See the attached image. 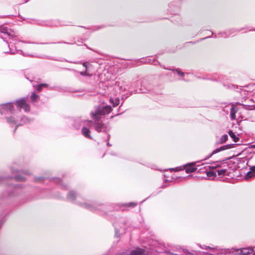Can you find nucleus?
<instances>
[{"mask_svg": "<svg viewBox=\"0 0 255 255\" xmlns=\"http://www.w3.org/2000/svg\"><path fill=\"white\" fill-rule=\"evenodd\" d=\"M112 108L110 106H99L91 112V117L94 122L89 121L91 124H94L95 129L98 132H106L107 131V126L100 122L102 116L109 114L112 111Z\"/></svg>", "mask_w": 255, "mask_h": 255, "instance_id": "1", "label": "nucleus"}, {"mask_svg": "<svg viewBox=\"0 0 255 255\" xmlns=\"http://www.w3.org/2000/svg\"><path fill=\"white\" fill-rule=\"evenodd\" d=\"M14 103H8L0 105V113L6 115L5 118L7 122L10 125H16L19 121L13 114L14 110L13 104Z\"/></svg>", "mask_w": 255, "mask_h": 255, "instance_id": "2", "label": "nucleus"}, {"mask_svg": "<svg viewBox=\"0 0 255 255\" xmlns=\"http://www.w3.org/2000/svg\"><path fill=\"white\" fill-rule=\"evenodd\" d=\"M235 145L236 144H226V145L222 146L214 150L209 155H208L207 157L205 158V159H207L210 158L213 155H214L217 153H218L221 151H223V150H225L226 149L233 148L235 147Z\"/></svg>", "mask_w": 255, "mask_h": 255, "instance_id": "3", "label": "nucleus"}, {"mask_svg": "<svg viewBox=\"0 0 255 255\" xmlns=\"http://www.w3.org/2000/svg\"><path fill=\"white\" fill-rule=\"evenodd\" d=\"M17 107L20 109H23L25 112H28L30 110V107L28 104L26 102L24 99L16 101Z\"/></svg>", "mask_w": 255, "mask_h": 255, "instance_id": "4", "label": "nucleus"}, {"mask_svg": "<svg viewBox=\"0 0 255 255\" xmlns=\"http://www.w3.org/2000/svg\"><path fill=\"white\" fill-rule=\"evenodd\" d=\"M0 32L6 34L10 37H13L15 36V32L11 29H8L7 27L4 26H1L0 27Z\"/></svg>", "mask_w": 255, "mask_h": 255, "instance_id": "5", "label": "nucleus"}, {"mask_svg": "<svg viewBox=\"0 0 255 255\" xmlns=\"http://www.w3.org/2000/svg\"><path fill=\"white\" fill-rule=\"evenodd\" d=\"M195 164V162H193L184 165L186 172L189 173L195 171L197 170V168L194 167Z\"/></svg>", "mask_w": 255, "mask_h": 255, "instance_id": "6", "label": "nucleus"}, {"mask_svg": "<svg viewBox=\"0 0 255 255\" xmlns=\"http://www.w3.org/2000/svg\"><path fill=\"white\" fill-rule=\"evenodd\" d=\"M240 254L243 255H255V253L252 248L242 249L240 250Z\"/></svg>", "mask_w": 255, "mask_h": 255, "instance_id": "7", "label": "nucleus"}, {"mask_svg": "<svg viewBox=\"0 0 255 255\" xmlns=\"http://www.w3.org/2000/svg\"><path fill=\"white\" fill-rule=\"evenodd\" d=\"M79 204H80L84 208H85L91 211H94L97 208L96 207H95L94 203L91 204L87 203H81L79 202Z\"/></svg>", "mask_w": 255, "mask_h": 255, "instance_id": "8", "label": "nucleus"}, {"mask_svg": "<svg viewBox=\"0 0 255 255\" xmlns=\"http://www.w3.org/2000/svg\"><path fill=\"white\" fill-rule=\"evenodd\" d=\"M253 177H255V166L251 168V170L246 175V178L248 179Z\"/></svg>", "mask_w": 255, "mask_h": 255, "instance_id": "9", "label": "nucleus"}, {"mask_svg": "<svg viewBox=\"0 0 255 255\" xmlns=\"http://www.w3.org/2000/svg\"><path fill=\"white\" fill-rule=\"evenodd\" d=\"M237 111L238 109L232 106L230 109V117L232 120H234L236 119V113L237 112Z\"/></svg>", "mask_w": 255, "mask_h": 255, "instance_id": "10", "label": "nucleus"}, {"mask_svg": "<svg viewBox=\"0 0 255 255\" xmlns=\"http://www.w3.org/2000/svg\"><path fill=\"white\" fill-rule=\"evenodd\" d=\"M67 198L69 200L74 201L77 198V195L74 191H71L68 193Z\"/></svg>", "mask_w": 255, "mask_h": 255, "instance_id": "11", "label": "nucleus"}, {"mask_svg": "<svg viewBox=\"0 0 255 255\" xmlns=\"http://www.w3.org/2000/svg\"><path fill=\"white\" fill-rule=\"evenodd\" d=\"M82 134L85 137L89 138H91V137L89 134L90 130L88 128H87L85 127H83L82 129Z\"/></svg>", "mask_w": 255, "mask_h": 255, "instance_id": "12", "label": "nucleus"}, {"mask_svg": "<svg viewBox=\"0 0 255 255\" xmlns=\"http://www.w3.org/2000/svg\"><path fill=\"white\" fill-rule=\"evenodd\" d=\"M229 134L230 137L233 139L234 142H236L239 140V137L236 136L235 133L233 132L232 130H230L229 131Z\"/></svg>", "mask_w": 255, "mask_h": 255, "instance_id": "13", "label": "nucleus"}, {"mask_svg": "<svg viewBox=\"0 0 255 255\" xmlns=\"http://www.w3.org/2000/svg\"><path fill=\"white\" fill-rule=\"evenodd\" d=\"M228 138V136L227 134H224L220 138L219 141H218V143L219 144H222L225 143Z\"/></svg>", "mask_w": 255, "mask_h": 255, "instance_id": "14", "label": "nucleus"}, {"mask_svg": "<svg viewBox=\"0 0 255 255\" xmlns=\"http://www.w3.org/2000/svg\"><path fill=\"white\" fill-rule=\"evenodd\" d=\"M206 174L207 177L210 179H214L216 176V173L214 171H208Z\"/></svg>", "mask_w": 255, "mask_h": 255, "instance_id": "15", "label": "nucleus"}, {"mask_svg": "<svg viewBox=\"0 0 255 255\" xmlns=\"http://www.w3.org/2000/svg\"><path fill=\"white\" fill-rule=\"evenodd\" d=\"M110 102L113 104V107H115L119 104L120 100L119 99L114 100L113 99L111 98Z\"/></svg>", "mask_w": 255, "mask_h": 255, "instance_id": "16", "label": "nucleus"}, {"mask_svg": "<svg viewBox=\"0 0 255 255\" xmlns=\"http://www.w3.org/2000/svg\"><path fill=\"white\" fill-rule=\"evenodd\" d=\"M47 86L48 85L46 84H39V85H37L36 89L37 91H40L43 87H47Z\"/></svg>", "mask_w": 255, "mask_h": 255, "instance_id": "17", "label": "nucleus"}, {"mask_svg": "<svg viewBox=\"0 0 255 255\" xmlns=\"http://www.w3.org/2000/svg\"><path fill=\"white\" fill-rule=\"evenodd\" d=\"M184 169H185V167L183 166H180V167H176L174 168H171V170L172 171L177 172V171H179L180 170H182Z\"/></svg>", "mask_w": 255, "mask_h": 255, "instance_id": "18", "label": "nucleus"}, {"mask_svg": "<svg viewBox=\"0 0 255 255\" xmlns=\"http://www.w3.org/2000/svg\"><path fill=\"white\" fill-rule=\"evenodd\" d=\"M218 174L219 176H224L225 174V173L226 172V169H221V170H218Z\"/></svg>", "mask_w": 255, "mask_h": 255, "instance_id": "19", "label": "nucleus"}, {"mask_svg": "<svg viewBox=\"0 0 255 255\" xmlns=\"http://www.w3.org/2000/svg\"><path fill=\"white\" fill-rule=\"evenodd\" d=\"M28 122V119L26 117H23L21 118V123L20 124H18L17 125L16 127L18 126H19V125L22 124V123H27Z\"/></svg>", "mask_w": 255, "mask_h": 255, "instance_id": "20", "label": "nucleus"}, {"mask_svg": "<svg viewBox=\"0 0 255 255\" xmlns=\"http://www.w3.org/2000/svg\"><path fill=\"white\" fill-rule=\"evenodd\" d=\"M15 178L16 180L18 181H24L25 179V177L20 175H17Z\"/></svg>", "mask_w": 255, "mask_h": 255, "instance_id": "21", "label": "nucleus"}, {"mask_svg": "<svg viewBox=\"0 0 255 255\" xmlns=\"http://www.w3.org/2000/svg\"><path fill=\"white\" fill-rule=\"evenodd\" d=\"M38 97V96L35 94L34 93H33L31 95V99L32 102H34L37 98Z\"/></svg>", "mask_w": 255, "mask_h": 255, "instance_id": "22", "label": "nucleus"}, {"mask_svg": "<svg viewBox=\"0 0 255 255\" xmlns=\"http://www.w3.org/2000/svg\"><path fill=\"white\" fill-rule=\"evenodd\" d=\"M8 46L9 47V51H5L4 52L5 53H8L10 54H14L15 53V50H13L12 49H11V48H10V45H8Z\"/></svg>", "mask_w": 255, "mask_h": 255, "instance_id": "23", "label": "nucleus"}, {"mask_svg": "<svg viewBox=\"0 0 255 255\" xmlns=\"http://www.w3.org/2000/svg\"><path fill=\"white\" fill-rule=\"evenodd\" d=\"M80 74L82 75V76H89L90 74H89L87 72V70H86L85 71H83V72H80Z\"/></svg>", "mask_w": 255, "mask_h": 255, "instance_id": "24", "label": "nucleus"}, {"mask_svg": "<svg viewBox=\"0 0 255 255\" xmlns=\"http://www.w3.org/2000/svg\"><path fill=\"white\" fill-rule=\"evenodd\" d=\"M176 72L177 73H178V74L181 76H183L184 75V73H183L182 72H181L180 70L179 69H176Z\"/></svg>", "mask_w": 255, "mask_h": 255, "instance_id": "25", "label": "nucleus"}, {"mask_svg": "<svg viewBox=\"0 0 255 255\" xmlns=\"http://www.w3.org/2000/svg\"><path fill=\"white\" fill-rule=\"evenodd\" d=\"M136 205V203H133V202H131V203H128L127 206L128 207H133L134 206Z\"/></svg>", "mask_w": 255, "mask_h": 255, "instance_id": "26", "label": "nucleus"}, {"mask_svg": "<svg viewBox=\"0 0 255 255\" xmlns=\"http://www.w3.org/2000/svg\"><path fill=\"white\" fill-rule=\"evenodd\" d=\"M35 180L36 181L38 182V181H42L43 179H42V177H40L36 178Z\"/></svg>", "mask_w": 255, "mask_h": 255, "instance_id": "27", "label": "nucleus"}, {"mask_svg": "<svg viewBox=\"0 0 255 255\" xmlns=\"http://www.w3.org/2000/svg\"><path fill=\"white\" fill-rule=\"evenodd\" d=\"M205 249H209L210 250H214L216 249V248H211L210 247H207V246H206L205 247Z\"/></svg>", "mask_w": 255, "mask_h": 255, "instance_id": "28", "label": "nucleus"}, {"mask_svg": "<svg viewBox=\"0 0 255 255\" xmlns=\"http://www.w3.org/2000/svg\"><path fill=\"white\" fill-rule=\"evenodd\" d=\"M219 165H216V166H210V168H211V169H214V168H216V167H219Z\"/></svg>", "mask_w": 255, "mask_h": 255, "instance_id": "29", "label": "nucleus"}, {"mask_svg": "<svg viewBox=\"0 0 255 255\" xmlns=\"http://www.w3.org/2000/svg\"><path fill=\"white\" fill-rule=\"evenodd\" d=\"M139 92H140V93H145V91H144V90H143L142 89V88H140V89H139Z\"/></svg>", "mask_w": 255, "mask_h": 255, "instance_id": "30", "label": "nucleus"}, {"mask_svg": "<svg viewBox=\"0 0 255 255\" xmlns=\"http://www.w3.org/2000/svg\"><path fill=\"white\" fill-rule=\"evenodd\" d=\"M55 182H57V183H60L61 182V180L59 178H56Z\"/></svg>", "mask_w": 255, "mask_h": 255, "instance_id": "31", "label": "nucleus"}, {"mask_svg": "<svg viewBox=\"0 0 255 255\" xmlns=\"http://www.w3.org/2000/svg\"><path fill=\"white\" fill-rule=\"evenodd\" d=\"M83 65L87 69V62H84Z\"/></svg>", "mask_w": 255, "mask_h": 255, "instance_id": "32", "label": "nucleus"}, {"mask_svg": "<svg viewBox=\"0 0 255 255\" xmlns=\"http://www.w3.org/2000/svg\"><path fill=\"white\" fill-rule=\"evenodd\" d=\"M24 174H29V173H28V172H24Z\"/></svg>", "mask_w": 255, "mask_h": 255, "instance_id": "33", "label": "nucleus"}, {"mask_svg": "<svg viewBox=\"0 0 255 255\" xmlns=\"http://www.w3.org/2000/svg\"><path fill=\"white\" fill-rule=\"evenodd\" d=\"M19 52H20V53H19L20 54H22V51H21V50H19Z\"/></svg>", "mask_w": 255, "mask_h": 255, "instance_id": "34", "label": "nucleus"}, {"mask_svg": "<svg viewBox=\"0 0 255 255\" xmlns=\"http://www.w3.org/2000/svg\"><path fill=\"white\" fill-rule=\"evenodd\" d=\"M253 147H255V145H253Z\"/></svg>", "mask_w": 255, "mask_h": 255, "instance_id": "35", "label": "nucleus"}]
</instances>
